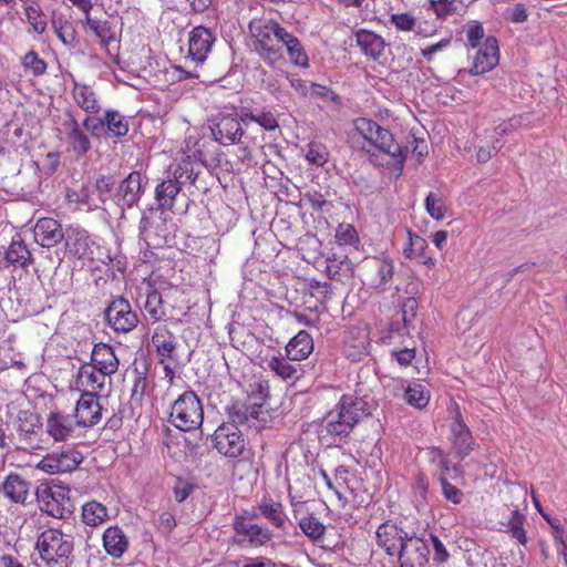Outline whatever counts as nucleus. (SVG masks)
Segmentation results:
<instances>
[{"label": "nucleus", "instance_id": "obj_1", "mask_svg": "<svg viewBox=\"0 0 567 567\" xmlns=\"http://www.w3.org/2000/svg\"><path fill=\"white\" fill-rule=\"evenodd\" d=\"M34 548L47 567H70L74 537L60 528L50 527L39 534Z\"/></svg>", "mask_w": 567, "mask_h": 567}, {"label": "nucleus", "instance_id": "obj_2", "mask_svg": "<svg viewBox=\"0 0 567 567\" xmlns=\"http://www.w3.org/2000/svg\"><path fill=\"white\" fill-rule=\"evenodd\" d=\"M369 414L367 402L351 394H343L326 416V430L332 436H348L359 421Z\"/></svg>", "mask_w": 567, "mask_h": 567}, {"label": "nucleus", "instance_id": "obj_3", "mask_svg": "<svg viewBox=\"0 0 567 567\" xmlns=\"http://www.w3.org/2000/svg\"><path fill=\"white\" fill-rule=\"evenodd\" d=\"M259 343L252 333H247V340L243 342L241 351L254 357L252 360L264 369H268L284 381H297L300 378V368L289 363L279 350L271 346L261 344L258 353L251 351L252 343Z\"/></svg>", "mask_w": 567, "mask_h": 567}, {"label": "nucleus", "instance_id": "obj_4", "mask_svg": "<svg viewBox=\"0 0 567 567\" xmlns=\"http://www.w3.org/2000/svg\"><path fill=\"white\" fill-rule=\"evenodd\" d=\"M204 421L200 399L194 391H185L172 403L168 422L183 432L198 430Z\"/></svg>", "mask_w": 567, "mask_h": 567}, {"label": "nucleus", "instance_id": "obj_5", "mask_svg": "<svg viewBox=\"0 0 567 567\" xmlns=\"http://www.w3.org/2000/svg\"><path fill=\"white\" fill-rule=\"evenodd\" d=\"M255 513L248 509L236 514L233 518L234 543L245 548H259L266 546L274 538L270 528L254 523Z\"/></svg>", "mask_w": 567, "mask_h": 567}, {"label": "nucleus", "instance_id": "obj_6", "mask_svg": "<svg viewBox=\"0 0 567 567\" xmlns=\"http://www.w3.org/2000/svg\"><path fill=\"white\" fill-rule=\"evenodd\" d=\"M287 33L288 31L278 22L266 21L254 31L256 51L270 64L282 60V48Z\"/></svg>", "mask_w": 567, "mask_h": 567}, {"label": "nucleus", "instance_id": "obj_7", "mask_svg": "<svg viewBox=\"0 0 567 567\" xmlns=\"http://www.w3.org/2000/svg\"><path fill=\"white\" fill-rule=\"evenodd\" d=\"M357 132L369 143L370 161L379 166L389 164L390 133L378 123L360 117L354 121Z\"/></svg>", "mask_w": 567, "mask_h": 567}, {"label": "nucleus", "instance_id": "obj_8", "mask_svg": "<svg viewBox=\"0 0 567 567\" xmlns=\"http://www.w3.org/2000/svg\"><path fill=\"white\" fill-rule=\"evenodd\" d=\"M13 429L24 449H44L43 422L38 413L31 410H19L13 420Z\"/></svg>", "mask_w": 567, "mask_h": 567}, {"label": "nucleus", "instance_id": "obj_9", "mask_svg": "<svg viewBox=\"0 0 567 567\" xmlns=\"http://www.w3.org/2000/svg\"><path fill=\"white\" fill-rule=\"evenodd\" d=\"M37 499L41 512L54 518L65 517V505L70 501V488L58 484H42L37 488Z\"/></svg>", "mask_w": 567, "mask_h": 567}, {"label": "nucleus", "instance_id": "obj_10", "mask_svg": "<svg viewBox=\"0 0 567 567\" xmlns=\"http://www.w3.org/2000/svg\"><path fill=\"white\" fill-rule=\"evenodd\" d=\"M213 446L226 457H238L245 451V439L241 431L234 423H223L212 437Z\"/></svg>", "mask_w": 567, "mask_h": 567}, {"label": "nucleus", "instance_id": "obj_11", "mask_svg": "<svg viewBox=\"0 0 567 567\" xmlns=\"http://www.w3.org/2000/svg\"><path fill=\"white\" fill-rule=\"evenodd\" d=\"M82 462L83 456L79 451L66 449L60 452L48 453L37 463L35 468L49 475H54L72 472Z\"/></svg>", "mask_w": 567, "mask_h": 567}, {"label": "nucleus", "instance_id": "obj_12", "mask_svg": "<svg viewBox=\"0 0 567 567\" xmlns=\"http://www.w3.org/2000/svg\"><path fill=\"white\" fill-rule=\"evenodd\" d=\"M107 324L117 333H127L135 329L138 317L131 303L123 297L114 299L105 310Z\"/></svg>", "mask_w": 567, "mask_h": 567}, {"label": "nucleus", "instance_id": "obj_13", "mask_svg": "<svg viewBox=\"0 0 567 567\" xmlns=\"http://www.w3.org/2000/svg\"><path fill=\"white\" fill-rule=\"evenodd\" d=\"M63 240L66 255L80 260H93L95 243L85 228L80 225H69Z\"/></svg>", "mask_w": 567, "mask_h": 567}, {"label": "nucleus", "instance_id": "obj_14", "mask_svg": "<svg viewBox=\"0 0 567 567\" xmlns=\"http://www.w3.org/2000/svg\"><path fill=\"white\" fill-rule=\"evenodd\" d=\"M110 378L89 362H83L70 382V389L89 394L102 393Z\"/></svg>", "mask_w": 567, "mask_h": 567}, {"label": "nucleus", "instance_id": "obj_15", "mask_svg": "<svg viewBox=\"0 0 567 567\" xmlns=\"http://www.w3.org/2000/svg\"><path fill=\"white\" fill-rule=\"evenodd\" d=\"M370 332L365 324L350 327L343 338L342 352L352 362L362 361L369 354Z\"/></svg>", "mask_w": 567, "mask_h": 567}, {"label": "nucleus", "instance_id": "obj_16", "mask_svg": "<svg viewBox=\"0 0 567 567\" xmlns=\"http://www.w3.org/2000/svg\"><path fill=\"white\" fill-rule=\"evenodd\" d=\"M400 551L399 563L400 567H425L429 563V547L427 544L419 537H408V535L399 536Z\"/></svg>", "mask_w": 567, "mask_h": 567}, {"label": "nucleus", "instance_id": "obj_17", "mask_svg": "<svg viewBox=\"0 0 567 567\" xmlns=\"http://www.w3.org/2000/svg\"><path fill=\"white\" fill-rule=\"evenodd\" d=\"M472 55V75H481L492 71L499 62L498 41L494 35H487Z\"/></svg>", "mask_w": 567, "mask_h": 567}, {"label": "nucleus", "instance_id": "obj_18", "mask_svg": "<svg viewBox=\"0 0 567 567\" xmlns=\"http://www.w3.org/2000/svg\"><path fill=\"white\" fill-rule=\"evenodd\" d=\"M76 419L59 410H52L47 414L43 423L45 433L54 443H62L70 440L75 431Z\"/></svg>", "mask_w": 567, "mask_h": 567}, {"label": "nucleus", "instance_id": "obj_19", "mask_svg": "<svg viewBox=\"0 0 567 567\" xmlns=\"http://www.w3.org/2000/svg\"><path fill=\"white\" fill-rule=\"evenodd\" d=\"M103 408L100 403V395L83 393L76 401L74 419L78 426L92 427L102 420Z\"/></svg>", "mask_w": 567, "mask_h": 567}, {"label": "nucleus", "instance_id": "obj_20", "mask_svg": "<svg viewBox=\"0 0 567 567\" xmlns=\"http://www.w3.org/2000/svg\"><path fill=\"white\" fill-rule=\"evenodd\" d=\"M215 40L214 33L208 28L195 27L189 33L186 59L195 63H203L212 51Z\"/></svg>", "mask_w": 567, "mask_h": 567}, {"label": "nucleus", "instance_id": "obj_21", "mask_svg": "<svg viewBox=\"0 0 567 567\" xmlns=\"http://www.w3.org/2000/svg\"><path fill=\"white\" fill-rule=\"evenodd\" d=\"M452 446L457 457L463 460L475 446L472 432L465 424L458 405L455 406L454 420L451 423Z\"/></svg>", "mask_w": 567, "mask_h": 567}, {"label": "nucleus", "instance_id": "obj_22", "mask_svg": "<svg viewBox=\"0 0 567 567\" xmlns=\"http://www.w3.org/2000/svg\"><path fill=\"white\" fill-rule=\"evenodd\" d=\"M71 95L74 103L86 113V117L83 121V126L85 128H90V124L92 123V115H95L101 111V105L96 93L89 84L74 81Z\"/></svg>", "mask_w": 567, "mask_h": 567}, {"label": "nucleus", "instance_id": "obj_23", "mask_svg": "<svg viewBox=\"0 0 567 567\" xmlns=\"http://www.w3.org/2000/svg\"><path fill=\"white\" fill-rule=\"evenodd\" d=\"M33 235L40 246L51 248L64 239L65 230H63L59 220L51 217H42L37 220Z\"/></svg>", "mask_w": 567, "mask_h": 567}, {"label": "nucleus", "instance_id": "obj_24", "mask_svg": "<svg viewBox=\"0 0 567 567\" xmlns=\"http://www.w3.org/2000/svg\"><path fill=\"white\" fill-rule=\"evenodd\" d=\"M229 417L234 423L244 424L251 422H266L268 411L264 403L249 402V401H235L228 409Z\"/></svg>", "mask_w": 567, "mask_h": 567}, {"label": "nucleus", "instance_id": "obj_25", "mask_svg": "<svg viewBox=\"0 0 567 567\" xmlns=\"http://www.w3.org/2000/svg\"><path fill=\"white\" fill-rule=\"evenodd\" d=\"M86 24L92 30V32L100 39L101 47L106 51L110 58L118 64L120 44L116 40L111 23L109 21H101L87 16Z\"/></svg>", "mask_w": 567, "mask_h": 567}, {"label": "nucleus", "instance_id": "obj_26", "mask_svg": "<svg viewBox=\"0 0 567 567\" xmlns=\"http://www.w3.org/2000/svg\"><path fill=\"white\" fill-rule=\"evenodd\" d=\"M89 363L109 378L115 374L120 367V360L114 348L103 342L94 344Z\"/></svg>", "mask_w": 567, "mask_h": 567}, {"label": "nucleus", "instance_id": "obj_27", "mask_svg": "<svg viewBox=\"0 0 567 567\" xmlns=\"http://www.w3.org/2000/svg\"><path fill=\"white\" fill-rule=\"evenodd\" d=\"M257 509L272 527L285 529L288 523L285 505L281 501L275 499L271 495L265 494L257 504Z\"/></svg>", "mask_w": 567, "mask_h": 567}, {"label": "nucleus", "instance_id": "obj_28", "mask_svg": "<svg viewBox=\"0 0 567 567\" xmlns=\"http://www.w3.org/2000/svg\"><path fill=\"white\" fill-rule=\"evenodd\" d=\"M104 127L112 137L116 138L124 137L128 133L127 120L114 110H106L96 123L90 124L89 130H91L92 134H97Z\"/></svg>", "mask_w": 567, "mask_h": 567}, {"label": "nucleus", "instance_id": "obj_29", "mask_svg": "<svg viewBox=\"0 0 567 567\" xmlns=\"http://www.w3.org/2000/svg\"><path fill=\"white\" fill-rule=\"evenodd\" d=\"M151 342L159 358V363L174 359L177 341L176 337L166 324H158L154 329Z\"/></svg>", "mask_w": 567, "mask_h": 567}, {"label": "nucleus", "instance_id": "obj_30", "mask_svg": "<svg viewBox=\"0 0 567 567\" xmlns=\"http://www.w3.org/2000/svg\"><path fill=\"white\" fill-rule=\"evenodd\" d=\"M142 195V175L134 171L120 184L117 188V205L131 208L140 200Z\"/></svg>", "mask_w": 567, "mask_h": 567}, {"label": "nucleus", "instance_id": "obj_31", "mask_svg": "<svg viewBox=\"0 0 567 567\" xmlns=\"http://www.w3.org/2000/svg\"><path fill=\"white\" fill-rule=\"evenodd\" d=\"M213 134L220 144L231 145L237 143L244 134L240 122L237 117L227 115L218 120Z\"/></svg>", "mask_w": 567, "mask_h": 567}, {"label": "nucleus", "instance_id": "obj_32", "mask_svg": "<svg viewBox=\"0 0 567 567\" xmlns=\"http://www.w3.org/2000/svg\"><path fill=\"white\" fill-rule=\"evenodd\" d=\"M1 488L4 496L16 504H25L30 495V483L16 473L4 478Z\"/></svg>", "mask_w": 567, "mask_h": 567}, {"label": "nucleus", "instance_id": "obj_33", "mask_svg": "<svg viewBox=\"0 0 567 567\" xmlns=\"http://www.w3.org/2000/svg\"><path fill=\"white\" fill-rule=\"evenodd\" d=\"M64 126L68 144L78 156H84L91 148L89 136L81 130L78 120L72 114H69V120L64 122Z\"/></svg>", "mask_w": 567, "mask_h": 567}, {"label": "nucleus", "instance_id": "obj_34", "mask_svg": "<svg viewBox=\"0 0 567 567\" xmlns=\"http://www.w3.org/2000/svg\"><path fill=\"white\" fill-rule=\"evenodd\" d=\"M313 339L305 330L299 331L286 346V355L291 361L306 360L313 351Z\"/></svg>", "mask_w": 567, "mask_h": 567}, {"label": "nucleus", "instance_id": "obj_35", "mask_svg": "<svg viewBox=\"0 0 567 567\" xmlns=\"http://www.w3.org/2000/svg\"><path fill=\"white\" fill-rule=\"evenodd\" d=\"M103 547L113 558H121L128 548V538L118 526H110L103 533Z\"/></svg>", "mask_w": 567, "mask_h": 567}, {"label": "nucleus", "instance_id": "obj_36", "mask_svg": "<svg viewBox=\"0 0 567 567\" xmlns=\"http://www.w3.org/2000/svg\"><path fill=\"white\" fill-rule=\"evenodd\" d=\"M358 480L347 466L340 465L334 471V494L340 501L348 502L349 495L354 496Z\"/></svg>", "mask_w": 567, "mask_h": 567}, {"label": "nucleus", "instance_id": "obj_37", "mask_svg": "<svg viewBox=\"0 0 567 567\" xmlns=\"http://www.w3.org/2000/svg\"><path fill=\"white\" fill-rule=\"evenodd\" d=\"M355 38L361 50L374 61L383 65V61H381L385 47L383 39L374 32L367 30H359L355 33Z\"/></svg>", "mask_w": 567, "mask_h": 567}, {"label": "nucleus", "instance_id": "obj_38", "mask_svg": "<svg viewBox=\"0 0 567 567\" xmlns=\"http://www.w3.org/2000/svg\"><path fill=\"white\" fill-rule=\"evenodd\" d=\"M8 266L25 269L33 262L32 254L27 244L21 239H13L4 250Z\"/></svg>", "mask_w": 567, "mask_h": 567}, {"label": "nucleus", "instance_id": "obj_39", "mask_svg": "<svg viewBox=\"0 0 567 567\" xmlns=\"http://www.w3.org/2000/svg\"><path fill=\"white\" fill-rule=\"evenodd\" d=\"M147 365L145 363L137 364L133 363L132 367V389H131V402L133 404L141 405L146 393L147 382Z\"/></svg>", "mask_w": 567, "mask_h": 567}, {"label": "nucleus", "instance_id": "obj_40", "mask_svg": "<svg viewBox=\"0 0 567 567\" xmlns=\"http://www.w3.org/2000/svg\"><path fill=\"white\" fill-rule=\"evenodd\" d=\"M52 28L58 39L69 48H75L79 43L78 32L74 24L62 14L53 13L51 19Z\"/></svg>", "mask_w": 567, "mask_h": 567}, {"label": "nucleus", "instance_id": "obj_41", "mask_svg": "<svg viewBox=\"0 0 567 567\" xmlns=\"http://www.w3.org/2000/svg\"><path fill=\"white\" fill-rule=\"evenodd\" d=\"M525 522V515L516 507L511 511L507 522L501 523V530L511 535V537L515 538L520 545L526 546L528 538L524 528Z\"/></svg>", "mask_w": 567, "mask_h": 567}, {"label": "nucleus", "instance_id": "obj_42", "mask_svg": "<svg viewBox=\"0 0 567 567\" xmlns=\"http://www.w3.org/2000/svg\"><path fill=\"white\" fill-rule=\"evenodd\" d=\"M182 186L175 178H167L162 181L155 187V199L163 209H172L174 202Z\"/></svg>", "mask_w": 567, "mask_h": 567}, {"label": "nucleus", "instance_id": "obj_43", "mask_svg": "<svg viewBox=\"0 0 567 567\" xmlns=\"http://www.w3.org/2000/svg\"><path fill=\"white\" fill-rule=\"evenodd\" d=\"M284 47L286 48L289 60L292 64L300 68L309 66L308 54L297 37L288 32L284 41Z\"/></svg>", "mask_w": 567, "mask_h": 567}, {"label": "nucleus", "instance_id": "obj_44", "mask_svg": "<svg viewBox=\"0 0 567 567\" xmlns=\"http://www.w3.org/2000/svg\"><path fill=\"white\" fill-rule=\"evenodd\" d=\"M298 525L301 532L312 542H322L326 534V526L313 514H308L299 519Z\"/></svg>", "mask_w": 567, "mask_h": 567}, {"label": "nucleus", "instance_id": "obj_45", "mask_svg": "<svg viewBox=\"0 0 567 567\" xmlns=\"http://www.w3.org/2000/svg\"><path fill=\"white\" fill-rule=\"evenodd\" d=\"M544 518L551 528V536L557 554L563 557L564 564L567 566V528H565L557 518H551L549 516H544Z\"/></svg>", "mask_w": 567, "mask_h": 567}, {"label": "nucleus", "instance_id": "obj_46", "mask_svg": "<svg viewBox=\"0 0 567 567\" xmlns=\"http://www.w3.org/2000/svg\"><path fill=\"white\" fill-rule=\"evenodd\" d=\"M107 518V508L96 501H91L82 506V520L87 526H99Z\"/></svg>", "mask_w": 567, "mask_h": 567}, {"label": "nucleus", "instance_id": "obj_47", "mask_svg": "<svg viewBox=\"0 0 567 567\" xmlns=\"http://www.w3.org/2000/svg\"><path fill=\"white\" fill-rule=\"evenodd\" d=\"M430 391L425 389L424 385L420 383L410 384L404 392L405 402L419 410H422L427 406L430 402Z\"/></svg>", "mask_w": 567, "mask_h": 567}, {"label": "nucleus", "instance_id": "obj_48", "mask_svg": "<svg viewBox=\"0 0 567 567\" xmlns=\"http://www.w3.org/2000/svg\"><path fill=\"white\" fill-rule=\"evenodd\" d=\"M24 13L32 31L37 34H43L47 30L48 22L44 12L37 2H30L24 6Z\"/></svg>", "mask_w": 567, "mask_h": 567}, {"label": "nucleus", "instance_id": "obj_49", "mask_svg": "<svg viewBox=\"0 0 567 567\" xmlns=\"http://www.w3.org/2000/svg\"><path fill=\"white\" fill-rule=\"evenodd\" d=\"M198 173L194 171V162L190 156H184L177 163L173 172V178H175L181 186L185 183L195 184Z\"/></svg>", "mask_w": 567, "mask_h": 567}, {"label": "nucleus", "instance_id": "obj_50", "mask_svg": "<svg viewBox=\"0 0 567 567\" xmlns=\"http://www.w3.org/2000/svg\"><path fill=\"white\" fill-rule=\"evenodd\" d=\"M406 235L408 240L403 246V255L410 259L423 256L429 246L427 241L410 229L406 230Z\"/></svg>", "mask_w": 567, "mask_h": 567}, {"label": "nucleus", "instance_id": "obj_51", "mask_svg": "<svg viewBox=\"0 0 567 567\" xmlns=\"http://www.w3.org/2000/svg\"><path fill=\"white\" fill-rule=\"evenodd\" d=\"M241 120L245 123H247L248 121L255 122L266 131H275L279 127L277 116L272 111L262 110L257 113L248 112L243 114Z\"/></svg>", "mask_w": 567, "mask_h": 567}, {"label": "nucleus", "instance_id": "obj_52", "mask_svg": "<svg viewBox=\"0 0 567 567\" xmlns=\"http://www.w3.org/2000/svg\"><path fill=\"white\" fill-rule=\"evenodd\" d=\"M425 210L434 220H443L447 216V205L442 196L431 192L425 198Z\"/></svg>", "mask_w": 567, "mask_h": 567}, {"label": "nucleus", "instance_id": "obj_53", "mask_svg": "<svg viewBox=\"0 0 567 567\" xmlns=\"http://www.w3.org/2000/svg\"><path fill=\"white\" fill-rule=\"evenodd\" d=\"M162 295L156 290L152 289L146 295L144 303V310L153 321H158L164 316Z\"/></svg>", "mask_w": 567, "mask_h": 567}, {"label": "nucleus", "instance_id": "obj_54", "mask_svg": "<svg viewBox=\"0 0 567 567\" xmlns=\"http://www.w3.org/2000/svg\"><path fill=\"white\" fill-rule=\"evenodd\" d=\"M21 63L23 69L34 76L43 75L47 72V62L33 50L23 55Z\"/></svg>", "mask_w": 567, "mask_h": 567}, {"label": "nucleus", "instance_id": "obj_55", "mask_svg": "<svg viewBox=\"0 0 567 567\" xmlns=\"http://www.w3.org/2000/svg\"><path fill=\"white\" fill-rule=\"evenodd\" d=\"M464 31L466 35L465 47L467 48V50L476 49L482 44V42L486 38L483 24L478 21L468 22L464 27Z\"/></svg>", "mask_w": 567, "mask_h": 567}, {"label": "nucleus", "instance_id": "obj_56", "mask_svg": "<svg viewBox=\"0 0 567 567\" xmlns=\"http://www.w3.org/2000/svg\"><path fill=\"white\" fill-rule=\"evenodd\" d=\"M306 159L311 165L323 166L329 161V152L322 143L310 142L306 153Z\"/></svg>", "mask_w": 567, "mask_h": 567}, {"label": "nucleus", "instance_id": "obj_57", "mask_svg": "<svg viewBox=\"0 0 567 567\" xmlns=\"http://www.w3.org/2000/svg\"><path fill=\"white\" fill-rule=\"evenodd\" d=\"M417 309L419 302L414 297L405 298L401 305L400 315L403 328L408 330L406 334H409L411 328H414L413 322L416 318Z\"/></svg>", "mask_w": 567, "mask_h": 567}, {"label": "nucleus", "instance_id": "obj_58", "mask_svg": "<svg viewBox=\"0 0 567 567\" xmlns=\"http://www.w3.org/2000/svg\"><path fill=\"white\" fill-rule=\"evenodd\" d=\"M348 265V257H340L337 254H332L326 259V272L332 280L341 281L343 278V267Z\"/></svg>", "mask_w": 567, "mask_h": 567}, {"label": "nucleus", "instance_id": "obj_59", "mask_svg": "<svg viewBox=\"0 0 567 567\" xmlns=\"http://www.w3.org/2000/svg\"><path fill=\"white\" fill-rule=\"evenodd\" d=\"M336 240L339 245H349V246H355L359 244V235L355 230V228L350 225L342 223L338 226L336 229Z\"/></svg>", "mask_w": 567, "mask_h": 567}, {"label": "nucleus", "instance_id": "obj_60", "mask_svg": "<svg viewBox=\"0 0 567 567\" xmlns=\"http://www.w3.org/2000/svg\"><path fill=\"white\" fill-rule=\"evenodd\" d=\"M437 480L441 485L442 494L445 497V499L455 505L461 504L463 501V496H464L463 492L460 488H457L456 486H454L453 484H451L449 482V478L445 476V474L439 475Z\"/></svg>", "mask_w": 567, "mask_h": 567}, {"label": "nucleus", "instance_id": "obj_61", "mask_svg": "<svg viewBox=\"0 0 567 567\" xmlns=\"http://www.w3.org/2000/svg\"><path fill=\"white\" fill-rule=\"evenodd\" d=\"M65 199L70 204H74L76 207H87L91 208V194L89 186H82L79 190L76 189H68Z\"/></svg>", "mask_w": 567, "mask_h": 567}, {"label": "nucleus", "instance_id": "obj_62", "mask_svg": "<svg viewBox=\"0 0 567 567\" xmlns=\"http://www.w3.org/2000/svg\"><path fill=\"white\" fill-rule=\"evenodd\" d=\"M431 8L440 19H445L457 11L455 0H430Z\"/></svg>", "mask_w": 567, "mask_h": 567}, {"label": "nucleus", "instance_id": "obj_63", "mask_svg": "<svg viewBox=\"0 0 567 567\" xmlns=\"http://www.w3.org/2000/svg\"><path fill=\"white\" fill-rule=\"evenodd\" d=\"M392 357H394L401 367H408L415 358L414 341L410 339V342L402 349L392 350Z\"/></svg>", "mask_w": 567, "mask_h": 567}, {"label": "nucleus", "instance_id": "obj_64", "mask_svg": "<svg viewBox=\"0 0 567 567\" xmlns=\"http://www.w3.org/2000/svg\"><path fill=\"white\" fill-rule=\"evenodd\" d=\"M392 23L400 31L411 32L414 30L416 19L411 13H398L392 14Z\"/></svg>", "mask_w": 567, "mask_h": 567}]
</instances>
